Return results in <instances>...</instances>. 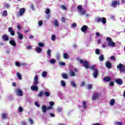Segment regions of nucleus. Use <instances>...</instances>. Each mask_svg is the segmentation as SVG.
<instances>
[{
	"instance_id": "f257e3e1",
	"label": "nucleus",
	"mask_w": 125,
	"mask_h": 125,
	"mask_svg": "<svg viewBox=\"0 0 125 125\" xmlns=\"http://www.w3.org/2000/svg\"><path fill=\"white\" fill-rule=\"evenodd\" d=\"M106 41H108L107 44L108 46L114 47L116 45V43L112 41V39L110 37L106 38Z\"/></svg>"
},
{
	"instance_id": "f03ea898",
	"label": "nucleus",
	"mask_w": 125,
	"mask_h": 125,
	"mask_svg": "<svg viewBox=\"0 0 125 125\" xmlns=\"http://www.w3.org/2000/svg\"><path fill=\"white\" fill-rule=\"evenodd\" d=\"M117 68H119V70L120 73H125V65L120 63L119 65H117Z\"/></svg>"
},
{
	"instance_id": "7ed1b4c3",
	"label": "nucleus",
	"mask_w": 125,
	"mask_h": 125,
	"mask_svg": "<svg viewBox=\"0 0 125 125\" xmlns=\"http://www.w3.org/2000/svg\"><path fill=\"white\" fill-rule=\"evenodd\" d=\"M77 9H78V12H79L80 15H83L84 14H85V10H83V8L82 7L81 5H79L77 7Z\"/></svg>"
},
{
	"instance_id": "20e7f679",
	"label": "nucleus",
	"mask_w": 125,
	"mask_h": 125,
	"mask_svg": "<svg viewBox=\"0 0 125 125\" xmlns=\"http://www.w3.org/2000/svg\"><path fill=\"white\" fill-rule=\"evenodd\" d=\"M79 62L81 64H83V66L85 68H86V69L89 68V64L87 62L85 61H83L82 60H80Z\"/></svg>"
},
{
	"instance_id": "39448f33",
	"label": "nucleus",
	"mask_w": 125,
	"mask_h": 125,
	"mask_svg": "<svg viewBox=\"0 0 125 125\" xmlns=\"http://www.w3.org/2000/svg\"><path fill=\"white\" fill-rule=\"evenodd\" d=\"M50 109H52V106L46 107L45 105H42V112L43 113H45L47 110H50Z\"/></svg>"
},
{
	"instance_id": "423d86ee",
	"label": "nucleus",
	"mask_w": 125,
	"mask_h": 125,
	"mask_svg": "<svg viewBox=\"0 0 125 125\" xmlns=\"http://www.w3.org/2000/svg\"><path fill=\"white\" fill-rule=\"evenodd\" d=\"M39 84V77L38 75H36L34 77V80L33 81V84L34 85H37V84Z\"/></svg>"
},
{
	"instance_id": "0eeeda50",
	"label": "nucleus",
	"mask_w": 125,
	"mask_h": 125,
	"mask_svg": "<svg viewBox=\"0 0 125 125\" xmlns=\"http://www.w3.org/2000/svg\"><path fill=\"white\" fill-rule=\"evenodd\" d=\"M77 72H78V70H77V68H74L73 69L70 71V75L71 77H75V73H77Z\"/></svg>"
},
{
	"instance_id": "6e6552de",
	"label": "nucleus",
	"mask_w": 125,
	"mask_h": 125,
	"mask_svg": "<svg viewBox=\"0 0 125 125\" xmlns=\"http://www.w3.org/2000/svg\"><path fill=\"white\" fill-rule=\"evenodd\" d=\"M100 94L98 93H94L93 94V100H96L97 98H99Z\"/></svg>"
},
{
	"instance_id": "1a4fd4ad",
	"label": "nucleus",
	"mask_w": 125,
	"mask_h": 125,
	"mask_svg": "<svg viewBox=\"0 0 125 125\" xmlns=\"http://www.w3.org/2000/svg\"><path fill=\"white\" fill-rule=\"evenodd\" d=\"M16 92L17 95H19V96H22L23 95V92H22V90H21L20 89H17Z\"/></svg>"
},
{
	"instance_id": "9d476101",
	"label": "nucleus",
	"mask_w": 125,
	"mask_h": 125,
	"mask_svg": "<svg viewBox=\"0 0 125 125\" xmlns=\"http://www.w3.org/2000/svg\"><path fill=\"white\" fill-rule=\"evenodd\" d=\"M9 43H10L11 45H13V46H16V42L13 38H12L9 41Z\"/></svg>"
},
{
	"instance_id": "9b49d317",
	"label": "nucleus",
	"mask_w": 125,
	"mask_h": 125,
	"mask_svg": "<svg viewBox=\"0 0 125 125\" xmlns=\"http://www.w3.org/2000/svg\"><path fill=\"white\" fill-rule=\"evenodd\" d=\"M25 13V9L24 8H21L19 10L20 16H22Z\"/></svg>"
},
{
	"instance_id": "f8f14e48",
	"label": "nucleus",
	"mask_w": 125,
	"mask_h": 125,
	"mask_svg": "<svg viewBox=\"0 0 125 125\" xmlns=\"http://www.w3.org/2000/svg\"><path fill=\"white\" fill-rule=\"evenodd\" d=\"M118 5V1L116 0H113L111 2V6L116 7Z\"/></svg>"
},
{
	"instance_id": "ddd939ff",
	"label": "nucleus",
	"mask_w": 125,
	"mask_h": 125,
	"mask_svg": "<svg viewBox=\"0 0 125 125\" xmlns=\"http://www.w3.org/2000/svg\"><path fill=\"white\" fill-rule=\"evenodd\" d=\"M17 34L18 35V39H19L20 40H22L23 39V34H21V33H20V32L18 31L17 32Z\"/></svg>"
},
{
	"instance_id": "4468645a",
	"label": "nucleus",
	"mask_w": 125,
	"mask_h": 125,
	"mask_svg": "<svg viewBox=\"0 0 125 125\" xmlns=\"http://www.w3.org/2000/svg\"><path fill=\"white\" fill-rule=\"evenodd\" d=\"M93 76L95 79L97 78V76H98V71L97 70V69H95L94 72L93 73Z\"/></svg>"
},
{
	"instance_id": "2eb2a0df",
	"label": "nucleus",
	"mask_w": 125,
	"mask_h": 125,
	"mask_svg": "<svg viewBox=\"0 0 125 125\" xmlns=\"http://www.w3.org/2000/svg\"><path fill=\"white\" fill-rule=\"evenodd\" d=\"M8 31L10 33L12 36H14L15 34L14 33V31L13 30V28L12 27H9L8 29Z\"/></svg>"
},
{
	"instance_id": "dca6fc26",
	"label": "nucleus",
	"mask_w": 125,
	"mask_h": 125,
	"mask_svg": "<svg viewBox=\"0 0 125 125\" xmlns=\"http://www.w3.org/2000/svg\"><path fill=\"white\" fill-rule=\"evenodd\" d=\"M31 90H33V91H37V90H38V86L32 85L31 87Z\"/></svg>"
},
{
	"instance_id": "f3484780",
	"label": "nucleus",
	"mask_w": 125,
	"mask_h": 125,
	"mask_svg": "<svg viewBox=\"0 0 125 125\" xmlns=\"http://www.w3.org/2000/svg\"><path fill=\"white\" fill-rule=\"evenodd\" d=\"M53 24L55 27H59V23L57 20H54L53 22Z\"/></svg>"
},
{
	"instance_id": "a211bd4d",
	"label": "nucleus",
	"mask_w": 125,
	"mask_h": 125,
	"mask_svg": "<svg viewBox=\"0 0 125 125\" xmlns=\"http://www.w3.org/2000/svg\"><path fill=\"white\" fill-rule=\"evenodd\" d=\"M36 52L37 53H40V52H42V49L41 47H37L35 49Z\"/></svg>"
},
{
	"instance_id": "6ab92c4d",
	"label": "nucleus",
	"mask_w": 125,
	"mask_h": 125,
	"mask_svg": "<svg viewBox=\"0 0 125 125\" xmlns=\"http://www.w3.org/2000/svg\"><path fill=\"white\" fill-rule=\"evenodd\" d=\"M86 30H87V26H86V25H84V26H82L81 28V31L82 32H85V31H86Z\"/></svg>"
},
{
	"instance_id": "aec40b11",
	"label": "nucleus",
	"mask_w": 125,
	"mask_h": 125,
	"mask_svg": "<svg viewBox=\"0 0 125 125\" xmlns=\"http://www.w3.org/2000/svg\"><path fill=\"white\" fill-rule=\"evenodd\" d=\"M115 102H116V101H115L114 99L110 100V101L109 102V105H110V106H113L114 105V104H115Z\"/></svg>"
},
{
	"instance_id": "412c9836",
	"label": "nucleus",
	"mask_w": 125,
	"mask_h": 125,
	"mask_svg": "<svg viewBox=\"0 0 125 125\" xmlns=\"http://www.w3.org/2000/svg\"><path fill=\"white\" fill-rule=\"evenodd\" d=\"M115 82L118 84H122L123 83V81L121 79H116Z\"/></svg>"
},
{
	"instance_id": "4be33fe9",
	"label": "nucleus",
	"mask_w": 125,
	"mask_h": 125,
	"mask_svg": "<svg viewBox=\"0 0 125 125\" xmlns=\"http://www.w3.org/2000/svg\"><path fill=\"white\" fill-rule=\"evenodd\" d=\"M104 82H110V81H111V78L109 77H104Z\"/></svg>"
},
{
	"instance_id": "5701e85b",
	"label": "nucleus",
	"mask_w": 125,
	"mask_h": 125,
	"mask_svg": "<svg viewBox=\"0 0 125 125\" xmlns=\"http://www.w3.org/2000/svg\"><path fill=\"white\" fill-rule=\"evenodd\" d=\"M2 39L3 40V41H8V36L7 35H3L2 36Z\"/></svg>"
},
{
	"instance_id": "b1692460",
	"label": "nucleus",
	"mask_w": 125,
	"mask_h": 125,
	"mask_svg": "<svg viewBox=\"0 0 125 125\" xmlns=\"http://www.w3.org/2000/svg\"><path fill=\"white\" fill-rule=\"evenodd\" d=\"M105 65H106V66L107 67V68H108V69L111 68V66H112V64H111V63L109 62H107L105 63Z\"/></svg>"
},
{
	"instance_id": "393cba45",
	"label": "nucleus",
	"mask_w": 125,
	"mask_h": 125,
	"mask_svg": "<svg viewBox=\"0 0 125 125\" xmlns=\"http://www.w3.org/2000/svg\"><path fill=\"white\" fill-rule=\"evenodd\" d=\"M63 56L64 59H68L69 58V55L66 53L63 54Z\"/></svg>"
},
{
	"instance_id": "a878e982",
	"label": "nucleus",
	"mask_w": 125,
	"mask_h": 125,
	"mask_svg": "<svg viewBox=\"0 0 125 125\" xmlns=\"http://www.w3.org/2000/svg\"><path fill=\"white\" fill-rule=\"evenodd\" d=\"M46 75H47V72H46V71H43L42 73V76L43 78H45Z\"/></svg>"
},
{
	"instance_id": "bb28decb",
	"label": "nucleus",
	"mask_w": 125,
	"mask_h": 125,
	"mask_svg": "<svg viewBox=\"0 0 125 125\" xmlns=\"http://www.w3.org/2000/svg\"><path fill=\"white\" fill-rule=\"evenodd\" d=\"M70 84L72 86V87H76V85L74 81H71Z\"/></svg>"
},
{
	"instance_id": "cd10ccee",
	"label": "nucleus",
	"mask_w": 125,
	"mask_h": 125,
	"mask_svg": "<svg viewBox=\"0 0 125 125\" xmlns=\"http://www.w3.org/2000/svg\"><path fill=\"white\" fill-rule=\"evenodd\" d=\"M61 84L63 87H64V86H66V83H65V82L63 80L61 81Z\"/></svg>"
},
{
	"instance_id": "c85d7f7f",
	"label": "nucleus",
	"mask_w": 125,
	"mask_h": 125,
	"mask_svg": "<svg viewBox=\"0 0 125 125\" xmlns=\"http://www.w3.org/2000/svg\"><path fill=\"white\" fill-rule=\"evenodd\" d=\"M2 16H3V17L7 16V11L4 10L3 11Z\"/></svg>"
},
{
	"instance_id": "c756f323",
	"label": "nucleus",
	"mask_w": 125,
	"mask_h": 125,
	"mask_svg": "<svg viewBox=\"0 0 125 125\" xmlns=\"http://www.w3.org/2000/svg\"><path fill=\"white\" fill-rule=\"evenodd\" d=\"M17 77L19 80H22V77H21V75H20V73H17Z\"/></svg>"
},
{
	"instance_id": "7c9ffc66",
	"label": "nucleus",
	"mask_w": 125,
	"mask_h": 125,
	"mask_svg": "<svg viewBox=\"0 0 125 125\" xmlns=\"http://www.w3.org/2000/svg\"><path fill=\"white\" fill-rule=\"evenodd\" d=\"M62 76L63 79H67L68 78V75H67V74H66L65 73H62Z\"/></svg>"
},
{
	"instance_id": "2f4dec72",
	"label": "nucleus",
	"mask_w": 125,
	"mask_h": 125,
	"mask_svg": "<svg viewBox=\"0 0 125 125\" xmlns=\"http://www.w3.org/2000/svg\"><path fill=\"white\" fill-rule=\"evenodd\" d=\"M92 87V84H88L86 86V88H87L88 89H91Z\"/></svg>"
},
{
	"instance_id": "473e14b6",
	"label": "nucleus",
	"mask_w": 125,
	"mask_h": 125,
	"mask_svg": "<svg viewBox=\"0 0 125 125\" xmlns=\"http://www.w3.org/2000/svg\"><path fill=\"white\" fill-rule=\"evenodd\" d=\"M56 62V61L55 59H52L50 60V63L51 64H54Z\"/></svg>"
},
{
	"instance_id": "72a5a7b5",
	"label": "nucleus",
	"mask_w": 125,
	"mask_h": 125,
	"mask_svg": "<svg viewBox=\"0 0 125 125\" xmlns=\"http://www.w3.org/2000/svg\"><path fill=\"white\" fill-rule=\"evenodd\" d=\"M102 22H103V24H106V19L105 18H102L101 19Z\"/></svg>"
},
{
	"instance_id": "f704fd0d",
	"label": "nucleus",
	"mask_w": 125,
	"mask_h": 125,
	"mask_svg": "<svg viewBox=\"0 0 125 125\" xmlns=\"http://www.w3.org/2000/svg\"><path fill=\"white\" fill-rule=\"evenodd\" d=\"M99 60H100V61H103V60H104V56L103 55H101L99 57Z\"/></svg>"
},
{
	"instance_id": "c9c22d12",
	"label": "nucleus",
	"mask_w": 125,
	"mask_h": 125,
	"mask_svg": "<svg viewBox=\"0 0 125 125\" xmlns=\"http://www.w3.org/2000/svg\"><path fill=\"white\" fill-rule=\"evenodd\" d=\"M45 12L46 14H49V13H50V10L48 8H47L45 9Z\"/></svg>"
},
{
	"instance_id": "e433bc0d",
	"label": "nucleus",
	"mask_w": 125,
	"mask_h": 125,
	"mask_svg": "<svg viewBox=\"0 0 125 125\" xmlns=\"http://www.w3.org/2000/svg\"><path fill=\"white\" fill-rule=\"evenodd\" d=\"M50 53H51V50H50V49H48L47 52V55L50 57L51 56V54Z\"/></svg>"
},
{
	"instance_id": "4c0bfd02",
	"label": "nucleus",
	"mask_w": 125,
	"mask_h": 125,
	"mask_svg": "<svg viewBox=\"0 0 125 125\" xmlns=\"http://www.w3.org/2000/svg\"><path fill=\"white\" fill-rule=\"evenodd\" d=\"M29 122L30 125H34V121L32 120V118L29 119Z\"/></svg>"
},
{
	"instance_id": "58836bf2",
	"label": "nucleus",
	"mask_w": 125,
	"mask_h": 125,
	"mask_svg": "<svg viewBox=\"0 0 125 125\" xmlns=\"http://www.w3.org/2000/svg\"><path fill=\"white\" fill-rule=\"evenodd\" d=\"M61 7L62 9H63V10H67V7H66V6L62 5V6H61Z\"/></svg>"
},
{
	"instance_id": "ea45409f",
	"label": "nucleus",
	"mask_w": 125,
	"mask_h": 125,
	"mask_svg": "<svg viewBox=\"0 0 125 125\" xmlns=\"http://www.w3.org/2000/svg\"><path fill=\"white\" fill-rule=\"evenodd\" d=\"M38 45L40 47H43V46H44V44L42 42H40L38 43Z\"/></svg>"
},
{
	"instance_id": "a19ab883",
	"label": "nucleus",
	"mask_w": 125,
	"mask_h": 125,
	"mask_svg": "<svg viewBox=\"0 0 125 125\" xmlns=\"http://www.w3.org/2000/svg\"><path fill=\"white\" fill-rule=\"evenodd\" d=\"M83 108H86V102H83Z\"/></svg>"
},
{
	"instance_id": "79ce46f5",
	"label": "nucleus",
	"mask_w": 125,
	"mask_h": 125,
	"mask_svg": "<svg viewBox=\"0 0 125 125\" xmlns=\"http://www.w3.org/2000/svg\"><path fill=\"white\" fill-rule=\"evenodd\" d=\"M101 21V19L100 18H96L95 19L96 22H100Z\"/></svg>"
},
{
	"instance_id": "37998d69",
	"label": "nucleus",
	"mask_w": 125,
	"mask_h": 125,
	"mask_svg": "<svg viewBox=\"0 0 125 125\" xmlns=\"http://www.w3.org/2000/svg\"><path fill=\"white\" fill-rule=\"evenodd\" d=\"M18 110H19L20 112H23V108H22V107H21V106H20V107H19V108H18Z\"/></svg>"
},
{
	"instance_id": "c03bdc74",
	"label": "nucleus",
	"mask_w": 125,
	"mask_h": 125,
	"mask_svg": "<svg viewBox=\"0 0 125 125\" xmlns=\"http://www.w3.org/2000/svg\"><path fill=\"white\" fill-rule=\"evenodd\" d=\"M38 25H39V26H42V21H38Z\"/></svg>"
},
{
	"instance_id": "a18cd8bd",
	"label": "nucleus",
	"mask_w": 125,
	"mask_h": 125,
	"mask_svg": "<svg viewBox=\"0 0 125 125\" xmlns=\"http://www.w3.org/2000/svg\"><path fill=\"white\" fill-rule=\"evenodd\" d=\"M42 95H43V92L42 91L40 92L38 94V96H40V97H41Z\"/></svg>"
},
{
	"instance_id": "49530a36",
	"label": "nucleus",
	"mask_w": 125,
	"mask_h": 125,
	"mask_svg": "<svg viewBox=\"0 0 125 125\" xmlns=\"http://www.w3.org/2000/svg\"><path fill=\"white\" fill-rule=\"evenodd\" d=\"M7 116V114H2V119H5V118H6Z\"/></svg>"
},
{
	"instance_id": "de8ad7c7",
	"label": "nucleus",
	"mask_w": 125,
	"mask_h": 125,
	"mask_svg": "<svg viewBox=\"0 0 125 125\" xmlns=\"http://www.w3.org/2000/svg\"><path fill=\"white\" fill-rule=\"evenodd\" d=\"M59 65H61V66H65L66 64L64 62H60Z\"/></svg>"
},
{
	"instance_id": "09e8293b",
	"label": "nucleus",
	"mask_w": 125,
	"mask_h": 125,
	"mask_svg": "<svg viewBox=\"0 0 125 125\" xmlns=\"http://www.w3.org/2000/svg\"><path fill=\"white\" fill-rule=\"evenodd\" d=\"M44 94L47 97H48V96L50 95L49 92H45Z\"/></svg>"
},
{
	"instance_id": "8fccbe9b",
	"label": "nucleus",
	"mask_w": 125,
	"mask_h": 125,
	"mask_svg": "<svg viewBox=\"0 0 125 125\" xmlns=\"http://www.w3.org/2000/svg\"><path fill=\"white\" fill-rule=\"evenodd\" d=\"M52 41H55V35H52L51 36Z\"/></svg>"
},
{
	"instance_id": "3c124183",
	"label": "nucleus",
	"mask_w": 125,
	"mask_h": 125,
	"mask_svg": "<svg viewBox=\"0 0 125 125\" xmlns=\"http://www.w3.org/2000/svg\"><path fill=\"white\" fill-rule=\"evenodd\" d=\"M90 68L91 69V70H94V69H95V65H91L90 67Z\"/></svg>"
},
{
	"instance_id": "603ef678",
	"label": "nucleus",
	"mask_w": 125,
	"mask_h": 125,
	"mask_svg": "<svg viewBox=\"0 0 125 125\" xmlns=\"http://www.w3.org/2000/svg\"><path fill=\"white\" fill-rule=\"evenodd\" d=\"M35 106H37V107H38V108L40 107V104H39V103L38 102H35Z\"/></svg>"
},
{
	"instance_id": "864d4df0",
	"label": "nucleus",
	"mask_w": 125,
	"mask_h": 125,
	"mask_svg": "<svg viewBox=\"0 0 125 125\" xmlns=\"http://www.w3.org/2000/svg\"><path fill=\"white\" fill-rule=\"evenodd\" d=\"M17 28H18V31H19V30H20L21 29V26L20 25V24H18Z\"/></svg>"
},
{
	"instance_id": "5fc2aeb1",
	"label": "nucleus",
	"mask_w": 125,
	"mask_h": 125,
	"mask_svg": "<svg viewBox=\"0 0 125 125\" xmlns=\"http://www.w3.org/2000/svg\"><path fill=\"white\" fill-rule=\"evenodd\" d=\"M49 105H50V106H53V105H54V103H53V102H50L49 103Z\"/></svg>"
},
{
	"instance_id": "6e6d98bb",
	"label": "nucleus",
	"mask_w": 125,
	"mask_h": 125,
	"mask_svg": "<svg viewBox=\"0 0 125 125\" xmlns=\"http://www.w3.org/2000/svg\"><path fill=\"white\" fill-rule=\"evenodd\" d=\"M51 17V16L49 15V14H48L47 16H46V19H49V18H50Z\"/></svg>"
},
{
	"instance_id": "4d7b16f0",
	"label": "nucleus",
	"mask_w": 125,
	"mask_h": 125,
	"mask_svg": "<svg viewBox=\"0 0 125 125\" xmlns=\"http://www.w3.org/2000/svg\"><path fill=\"white\" fill-rule=\"evenodd\" d=\"M5 7H6L7 8H9V7H10V5H9V4L6 3L5 5Z\"/></svg>"
},
{
	"instance_id": "13d9d810",
	"label": "nucleus",
	"mask_w": 125,
	"mask_h": 125,
	"mask_svg": "<svg viewBox=\"0 0 125 125\" xmlns=\"http://www.w3.org/2000/svg\"><path fill=\"white\" fill-rule=\"evenodd\" d=\"M110 59H111V60H116V58H115L114 56H112L110 57Z\"/></svg>"
},
{
	"instance_id": "bf43d9fd",
	"label": "nucleus",
	"mask_w": 125,
	"mask_h": 125,
	"mask_svg": "<svg viewBox=\"0 0 125 125\" xmlns=\"http://www.w3.org/2000/svg\"><path fill=\"white\" fill-rule=\"evenodd\" d=\"M99 52H100V51L98 49H96L95 52H96V54H99Z\"/></svg>"
},
{
	"instance_id": "052dcab7",
	"label": "nucleus",
	"mask_w": 125,
	"mask_h": 125,
	"mask_svg": "<svg viewBox=\"0 0 125 125\" xmlns=\"http://www.w3.org/2000/svg\"><path fill=\"white\" fill-rule=\"evenodd\" d=\"M21 125H27V124L25 122L22 121V122L21 123Z\"/></svg>"
},
{
	"instance_id": "680f3d73",
	"label": "nucleus",
	"mask_w": 125,
	"mask_h": 125,
	"mask_svg": "<svg viewBox=\"0 0 125 125\" xmlns=\"http://www.w3.org/2000/svg\"><path fill=\"white\" fill-rule=\"evenodd\" d=\"M15 64L16 66H18V67H20V63H19V62H16Z\"/></svg>"
},
{
	"instance_id": "e2e57ef3",
	"label": "nucleus",
	"mask_w": 125,
	"mask_h": 125,
	"mask_svg": "<svg viewBox=\"0 0 125 125\" xmlns=\"http://www.w3.org/2000/svg\"><path fill=\"white\" fill-rule=\"evenodd\" d=\"M109 85H110L111 86H113V85H114V82H110L109 83Z\"/></svg>"
},
{
	"instance_id": "0e129e2a",
	"label": "nucleus",
	"mask_w": 125,
	"mask_h": 125,
	"mask_svg": "<svg viewBox=\"0 0 125 125\" xmlns=\"http://www.w3.org/2000/svg\"><path fill=\"white\" fill-rule=\"evenodd\" d=\"M57 110H58V112H61L62 111V108L59 107V108H58Z\"/></svg>"
},
{
	"instance_id": "69168bd1",
	"label": "nucleus",
	"mask_w": 125,
	"mask_h": 125,
	"mask_svg": "<svg viewBox=\"0 0 125 125\" xmlns=\"http://www.w3.org/2000/svg\"><path fill=\"white\" fill-rule=\"evenodd\" d=\"M72 27L75 28V27H77V24L76 23H73L72 25Z\"/></svg>"
},
{
	"instance_id": "338daca9",
	"label": "nucleus",
	"mask_w": 125,
	"mask_h": 125,
	"mask_svg": "<svg viewBox=\"0 0 125 125\" xmlns=\"http://www.w3.org/2000/svg\"><path fill=\"white\" fill-rule=\"evenodd\" d=\"M116 125H123V123L122 122H117Z\"/></svg>"
},
{
	"instance_id": "774afa93",
	"label": "nucleus",
	"mask_w": 125,
	"mask_h": 125,
	"mask_svg": "<svg viewBox=\"0 0 125 125\" xmlns=\"http://www.w3.org/2000/svg\"><path fill=\"white\" fill-rule=\"evenodd\" d=\"M65 18H64V17H62V22H65Z\"/></svg>"
}]
</instances>
